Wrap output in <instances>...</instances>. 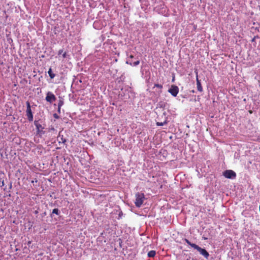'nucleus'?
Masks as SVG:
<instances>
[{
	"mask_svg": "<svg viewBox=\"0 0 260 260\" xmlns=\"http://www.w3.org/2000/svg\"><path fill=\"white\" fill-rule=\"evenodd\" d=\"M184 240L188 245H190L194 249L197 250L200 252V253L203 255L206 258H208L209 254L205 249L202 248L194 243H191L187 239H184Z\"/></svg>",
	"mask_w": 260,
	"mask_h": 260,
	"instance_id": "f257e3e1",
	"label": "nucleus"
},
{
	"mask_svg": "<svg viewBox=\"0 0 260 260\" xmlns=\"http://www.w3.org/2000/svg\"><path fill=\"white\" fill-rule=\"evenodd\" d=\"M135 205L137 207H140L143 204L145 199V195L142 192H137L136 195Z\"/></svg>",
	"mask_w": 260,
	"mask_h": 260,
	"instance_id": "f03ea898",
	"label": "nucleus"
},
{
	"mask_svg": "<svg viewBox=\"0 0 260 260\" xmlns=\"http://www.w3.org/2000/svg\"><path fill=\"white\" fill-rule=\"evenodd\" d=\"M26 116L27 119L29 121H32L33 120V114L31 112V107L29 102H26Z\"/></svg>",
	"mask_w": 260,
	"mask_h": 260,
	"instance_id": "7ed1b4c3",
	"label": "nucleus"
},
{
	"mask_svg": "<svg viewBox=\"0 0 260 260\" xmlns=\"http://www.w3.org/2000/svg\"><path fill=\"white\" fill-rule=\"evenodd\" d=\"M224 176L226 178L233 179L236 176V173L231 170H228L223 172Z\"/></svg>",
	"mask_w": 260,
	"mask_h": 260,
	"instance_id": "20e7f679",
	"label": "nucleus"
},
{
	"mask_svg": "<svg viewBox=\"0 0 260 260\" xmlns=\"http://www.w3.org/2000/svg\"><path fill=\"white\" fill-rule=\"evenodd\" d=\"M168 92L173 96H176L179 92V88L175 85H171L168 90Z\"/></svg>",
	"mask_w": 260,
	"mask_h": 260,
	"instance_id": "39448f33",
	"label": "nucleus"
},
{
	"mask_svg": "<svg viewBox=\"0 0 260 260\" xmlns=\"http://www.w3.org/2000/svg\"><path fill=\"white\" fill-rule=\"evenodd\" d=\"M56 99L55 96L52 92H51L50 91H48L47 93V95H46V96L45 98V100H46L47 102H48L50 103H51L53 101H55L56 100Z\"/></svg>",
	"mask_w": 260,
	"mask_h": 260,
	"instance_id": "423d86ee",
	"label": "nucleus"
},
{
	"mask_svg": "<svg viewBox=\"0 0 260 260\" xmlns=\"http://www.w3.org/2000/svg\"><path fill=\"white\" fill-rule=\"evenodd\" d=\"M34 123L37 128V134L40 135H42V134H44V132L43 131L44 127L42 126V125L39 123L38 121H35Z\"/></svg>",
	"mask_w": 260,
	"mask_h": 260,
	"instance_id": "0eeeda50",
	"label": "nucleus"
},
{
	"mask_svg": "<svg viewBox=\"0 0 260 260\" xmlns=\"http://www.w3.org/2000/svg\"><path fill=\"white\" fill-rule=\"evenodd\" d=\"M196 81H197V89L199 92H202L203 91V89L202 86L201 85V81L199 79L198 72H196Z\"/></svg>",
	"mask_w": 260,
	"mask_h": 260,
	"instance_id": "6e6552de",
	"label": "nucleus"
},
{
	"mask_svg": "<svg viewBox=\"0 0 260 260\" xmlns=\"http://www.w3.org/2000/svg\"><path fill=\"white\" fill-rule=\"evenodd\" d=\"M58 55H62L63 58H67L69 56V54H68L67 52L63 51V49L59 50V51H58Z\"/></svg>",
	"mask_w": 260,
	"mask_h": 260,
	"instance_id": "1a4fd4ad",
	"label": "nucleus"
},
{
	"mask_svg": "<svg viewBox=\"0 0 260 260\" xmlns=\"http://www.w3.org/2000/svg\"><path fill=\"white\" fill-rule=\"evenodd\" d=\"M63 101L62 99H60L59 100L58 103V109L57 111L60 113V109L61 107L63 105Z\"/></svg>",
	"mask_w": 260,
	"mask_h": 260,
	"instance_id": "9d476101",
	"label": "nucleus"
},
{
	"mask_svg": "<svg viewBox=\"0 0 260 260\" xmlns=\"http://www.w3.org/2000/svg\"><path fill=\"white\" fill-rule=\"evenodd\" d=\"M156 254V252L155 250H151L148 253V256L149 257H153L155 256Z\"/></svg>",
	"mask_w": 260,
	"mask_h": 260,
	"instance_id": "9b49d317",
	"label": "nucleus"
},
{
	"mask_svg": "<svg viewBox=\"0 0 260 260\" xmlns=\"http://www.w3.org/2000/svg\"><path fill=\"white\" fill-rule=\"evenodd\" d=\"M48 73L49 77H50L51 79L54 78L55 76V75L52 73V70L51 68L49 69Z\"/></svg>",
	"mask_w": 260,
	"mask_h": 260,
	"instance_id": "f8f14e48",
	"label": "nucleus"
},
{
	"mask_svg": "<svg viewBox=\"0 0 260 260\" xmlns=\"http://www.w3.org/2000/svg\"><path fill=\"white\" fill-rule=\"evenodd\" d=\"M52 213L55 214L57 215H59V210L57 208L54 209L52 211Z\"/></svg>",
	"mask_w": 260,
	"mask_h": 260,
	"instance_id": "ddd939ff",
	"label": "nucleus"
},
{
	"mask_svg": "<svg viewBox=\"0 0 260 260\" xmlns=\"http://www.w3.org/2000/svg\"><path fill=\"white\" fill-rule=\"evenodd\" d=\"M167 123V122L166 121H165V122H157L156 123V125L157 126H163L165 124H166Z\"/></svg>",
	"mask_w": 260,
	"mask_h": 260,
	"instance_id": "4468645a",
	"label": "nucleus"
},
{
	"mask_svg": "<svg viewBox=\"0 0 260 260\" xmlns=\"http://www.w3.org/2000/svg\"><path fill=\"white\" fill-rule=\"evenodd\" d=\"M139 63H140V61H139V60H137V61H136L134 62L133 63V64H132V63H130V64H131V66H132V65H133V66H138V64H139Z\"/></svg>",
	"mask_w": 260,
	"mask_h": 260,
	"instance_id": "2eb2a0df",
	"label": "nucleus"
},
{
	"mask_svg": "<svg viewBox=\"0 0 260 260\" xmlns=\"http://www.w3.org/2000/svg\"><path fill=\"white\" fill-rule=\"evenodd\" d=\"M154 87H158L160 89H161L162 88V85L161 84H155Z\"/></svg>",
	"mask_w": 260,
	"mask_h": 260,
	"instance_id": "dca6fc26",
	"label": "nucleus"
},
{
	"mask_svg": "<svg viewBox=\"0 0 260 260\" xmlns=\"http://www.w3.org/2000/svg\"><path fill=\"white\" fill-rule=\"evenodd\" d=\"M61 140L62 143H64L66 142V140L65 139L63 138V136H62V137L61 138Z\"/></svg>",
	"mask_w": 260,
	"mask_h": 260,
	"instance_id": "f3484780",
	"label": "nucleus"
},
{
	"mask_svg": "<svg viewBox=\"0 0 260 260\" xmlns=\"http://www.w3.org/2000/svg\"><path fill=\"white\" fill-rule=\"evenodd\" d=\"M53 117L56 119H58L59 118V116L57 115V114H53Z\"/></svg>",
	"mask_w": 260,
	"mask_h": 260,
	"instance_id": "a211bd4d",
	"label": "nucleus"
},
{
	"mask_svg": "<svg viewBox=\"0 0 260 260\" xmlns=\"http://www.w3.org/2000/svg\"><path fill=\"white\" fill-rule=\"evenodd\" d=\"M38 180L36 179L35 180H32L31 183H34L35 182H37Z\"/></svg>",
	"mask_w": 260,
	"mask_h": 260,
	"instance_id": "6ab92c4d",
	"label": "nucleus"
},
{
	"mask_svg": "<svg viewBox=\"0 0 260 260\" xmlns=\"http://www.w3.org/2000/svg\"><path fill=\"white\" fill-rule=\"evenodd\" d=\"M129 58H134V56H133V55H131L129 56Z\"/></svg>",
	"mask_w": 260,
	"mask_h": 260,
	"instance_id": "aec40b11",
	"label": "nucleus"
},
{
	"mask_svg": "<svg viewBox=\"0 0 260 260\" xmlns=\"http://www.w3.org/2000/svg\"><path fill=\"white\" fill-rule=\"evenodd\" d=\"M256 37H255L254 38L252 39V41L253 42L254 41V39Z\"/></svg>",
	"mask_w": 260,
	"mask_h": 260,
	"instance_id": "412c9836",
	"label": "nucleus"
},
{
	"mask_svg": "<svg viewBox=\"0 0 260 260\" xmlns=\"http://www.w3.org/2000/svg\"><path fill=\"white\" fill-rule=\"evenodd\" d=\"M192 92H193V93H194V90H192Z\"/></svg>",
	"mask_w": 260,
	"mask_h": 260,
	"instance_id": "4be33fe9",
	"label": "nucleus"
},
{
	"mask_svg": "<svg viewBox=\"0 0 260 260\" xmlns=\"http://www.w3.org/2000/svg\"><path fill=\"white\" fill-rule=\"evenodd\" d=\"M259 86H260V81H259Z\"/></svg>",
	"mask_w": 260,
	"mask_h": 260,
	"instance_id": "5701e85b",
	"label": "nucleus"
}]
</instances>
